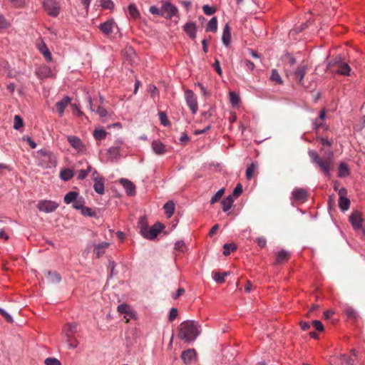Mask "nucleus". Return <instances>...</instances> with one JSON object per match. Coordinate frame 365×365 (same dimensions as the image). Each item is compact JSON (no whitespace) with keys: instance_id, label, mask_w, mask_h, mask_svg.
Masks as SVG:
<instances>
[{"instance_id":"obj_1","label":"nucleus","mask_w":365,"mask_h":365,"mask_svg":"<svg viewBox=\"0 0 365 365\" xmlns=\"http://www.w3.org/2000/svg\"><path fill=\"white\" fill-rule=\"evenodd\" d=\"M201 332L200 325L195 321H185L180 325L179 337L185 342L196 339Z\"/></svg>"},{"instance_id":"obj_2","label":"nucleus","mask_w":365,"mask_h":365,"mask_svg":"<svg viewBox=\"0 0 365 365\" xmlns=\"http://www.w3.org/2000/svg\"><path fill=\"white\" fill-rule=\"evenodd\" d=\"M308 154L312 163L317 166L327 176H329L331 159H323L319 157L317 152L312 150H309Z\"/></svg>"},{"instance_id":"obj_3","label":"nucleus","mask_w":365,"mask_h":365,"mask_svg":"<svg viewBox=\"0 0 365 365\" xmlns=\"http://www.w3.org/2000/svg\"><path fill=\"white\" fill-rule=\"evenodd\" d=\"M143 223V219H140V232L144 238L148 240H154L164 227V226L162 225L160 223H155L150 229H148L147 226L145 225Z\"/></svg>"},{"instance_id":"obj_4","label":"nucleus","mask_w":365,"mask_h":365,"mask_svg":"<svg viewBox=\"0 0 365 365\" xmlns=\"http://www.w3.org/2000/svg\"><path fill=\"white\" fill-rule=\"evenodd\" d=\"M123 145V141L121 139H118L115 141L114 145L108 148L107 154L108 158L112 160H117L121 155V151Z\"/></svg>"},{"instance_id":"obj_5","label":"nucleus","mask_w":365,"mask_h":365,"mask_svg":"<svg viewBox=\"0 0 365 365\" xmlns=\"http://www.w3.org/2000/svg\"><path fill=\"white\" fill-rule=\"evenodd\" d=\"M43 7L50 16L57 17L60 13V6L55 0H44Z\"/></svg>"},{"instance_id":"obj_6","label":"nucleus","mask_w":365,"mask_h":365,"mask_svg":"<svg viewBox=\"0 0 365 365\" xmlns=\"http://www.w3.org/2000/svg\"><path fill=\"white\" fill-rule=\"evenodd\" d=\"M160 8L161 16L168 19H172L178 12V8L169 1L163 2Z\"/></svg>"},{"instance_id":"obj_7","label":"nucleus","mask_w":365,"mask_h":365,"mask_svg":"<svg viewBox=\"0 0 365 365\" xmlns=\"http://www.w3.org/2000/svg\"><path fill=\"white\" fill-rule=\"evenodd\" d=\"M185 98L186 103L190 109L192 114H195L198 110V104L197 96L191 90H186L185 91Z\"/></svg>"},{"instance_id":"obj_8","label":"nucleus","mask_w":365,"mask_h":365,"mask_svg":"<svg viewBox=\"0 0 365 365\" xmlns=\"http://www.w3.org/2000/svg\"><path fill=\"white\" fill-rule=\"evenodd\" d=\"M308 199L307 190L302 187H296L292 192L291 200L293 202L303 203Z\"/></svg>"},{"instance_id":"obj_9","label":"nucleus","mask_w":365,"mask_h":365,"mask_svg":"<svg viewBox=\"0 0 365 365\" xmlns=\"http://www.w3.org/2000/svg\"><path fill=\"white\" fill-rule=\"evenodd\" d=\"M58 207V204L51 200H40L37 204L39 211L47 213L54 212Z\"/></svg>"},{"instance_id":"obj_10","label":"nucleus","mask_w":365,"mask_h":365,"mask_svg":"<svg viewBox=\"0 0 365 365\" xmlns=\"http://www.w3.org/2000/svg\"><path fill=\"white\" fill-rule=\"evenodd\" d=\"M307 69V66H298L293 72H292L291 71L286 70V73L287 76H293L294 80L297 81L300 85H303V80L306 74Z\"/></svg>"},{"instance_id":"obj_11","label":"nucleus","mask_w":365,"mask_h":365,"mask_svg":"<svg viewBox=\"0 0 365 365\" xmlns=\"http://www.w3.org/2000/svg\"><path fill=\"white\" fill-rule=\"evenodd\" d=\"M349 221L355 230H361L364 235H365V230L362 227L363 219L361 217V214L355 211L351 213L349 217Z\"/></svg>"},{"instance_id":"obj_12","label":"nucleus","mask_w":365,"mask_h":365,"mask_svg":"<svg viewBox=\"0 0 365 365\" xmlns=\"http://www.w3.org/2000/svg\"><path fill=\"white\" fill-rule=\"evenodd\" d=\"M101 31L106 36L109 37L113 32L115 28H118L113 19H110L103 23H101L99 26Z\"/></svg>"},{"instance_id":"obj_13","label":"nucleus","mask_w":365,"mask_h":365,"mask_svg":"<svg viewBox=\"0 0 365 365\" xmlns=\"http://www.w3.org/2000/svg\"><path fill=\"white\" fill-rule=\"evenodd\" d=\"M338 194L339 195V207L342 211H346L349 210L350 206V200L346 197L347 190L344 187H341Z\"/></svg>"},{"instance_id":"obj_14","label":"nucleus","mask_w":365,"mask_h":365,"mask_svg":"<svg viewBox=\"0 0 365 365\" xmlns=\"http://www.w3.org/2000/svg\"><path fill=\"white\" fill-rule=\"evenodd\" d=\"M35 74L39 79H43L53 76V73L51 68L47 65H42L36 68Z\"/></svg>"},{"instance_id":"obj_15","label":"nucleus","mask_w":365,"mask_h":365,"mask_svg":"<svg viewBox=\"0 0 365 365\" xmlns=\"http://www.w3.org/2000/svg\"><path fill=\"white\" fill-rule=\"evenodd\" d=\"M67 140L70 145L78 152H81L84 150L85 145L81 140L75 135L67 136Z\"/></svg>"},{"instance_id":"obj_16","label":"nucleus","mask_w":365,"mask_h":365,"mask_svg":"<svg viewBox=\"0 0 365 365\" xmlns=\"http://www.w3.org/2000/svg\"><path fill=\"white\" fill-rule=\"evenodd\" d=\"M119 182L123 185L128 195L133 196L135 195V186L131 181L125 178H121Z\"/></svg>"},{"instance_id":"obj_17","label":"nucleus","mask_w":365,"mask_h":365,"mask_svg":"<svg viewBox=\"0 0 365 365\" xmlns=\"http://www.w3.org/2000/svg\"><path fill=\"white\" fill-rule=\"evenodd\" d=\"M153 152L157 155H163L166 153V145L159 140H155L151 144Z\"/></svg>"},{"instance_id":"obj_18","label":"nucleus","mask_w":365,"mask_h":365,"mask_svg":"<svg viewBox=\"0 0 365 365\" xmlns=\"http://www.w3.org/2000/svg\"><path fill=\"white\" fill-rule=\"evenodd\" d=\"M196 358V351L193 349H189L182 351L181 359L186 364H190Z\"/></svg>"},{"instance_id":"obj_19","label":"nucleus","mask_w":365,"mask_h":365,"mask_svg":"<svg viewBox=\"0 0 365 365\" xmlns=\"http://www.w3.org/2000/svg\"><path fill=\"white\" fill-rule=\"evenodd\" d=\"M78 324L76 323H68L63 329V333L66 338H71L75 336L77 331Z\"/></svg>"},{"instance_id":"obj_20","label":"nucleus","mask_w":365,"mask_h":365,"mask_svg":"<svg viewBox=\"0 0 365 365\" xmlns=\"http://www.w3.org/2000/svg\"><path fill=\"white\" fill-rule=\"evenodd\" d=\"M71 102V98L68 96H64L62 100L57 102L56 104L57 110L59 113V115L61 117L63 115L65 108L68 106V105Z\"/></svg>"},{"instance_id":"obj_21","label":"nucleus","mask_w":365,"mask_h":365,"mask_svg":"<svg viewBox=\"0 0 365 365\" xmlns=\"http://www.w3.org/2000/svg\"><path fill=\"white\" fill-rule=\"evenodd\" d=\"M184 31L190 38L195 39L196 38V24L195 23L188 22L185 24Z\"/></svg>"},{"instance_id":"obj_22","label":"nucleus","mask_w":365,"mask_h":365,"mask_svg":"<svg viewBox=\"0 0 365 365\" xmlns=\"http://www.w3.org/2000/svg\"><path fill=\"white\" fill-rule=\"evenodd\" d=\"M118 312L120 314H125L130 317H134L135 315L133 309L127 304H121L118 306Z\"/></svg>"},{"instance_id":"obj_23","label":"nucleus","mask_w":365,"mask_h":365,"mask_svg":"<svg viewBox=\"0 0 365 365\" xmlns=\"http://www.w3.org/2000/svg\"><path fill=\"white\" fill-rule=\"evenodd\" d=\"M230 39H231L230 29L229 25L226 24L223 29L222 41V43L226 46H228L230 43Z\"/></svg>"},{"instance_id":"obj_24","label":"nucleus","mask_w":365,"mask_h":365,"mask_svg":"<svg viewBox=\"0 0 365 365\" xmlns=\"http://www.w3.org/2000/svg\"><path fill=\"white\" fill-rule=\"evenodd\" d=\"M289 258V253L286 250L279 251L276 256V262L278 264H283L287 262Z\"/></svg>"},{"instance_id":"obj_25","label":"nucleus","mask_w":365,"mask_h":365,"mask_svg":"<svg viewBox=\"0 0 365 365\" xmlns=\"http://www.w3.org/2000/svg\"><path fill=\"white\" fill-rule=\"evenodd\" d=\"M93 189L99 195H103L104 193L103 178L101 179H94Z\"/></svg>"},{"instance_id":"obj_26","label":"nucleus","mask_w":365,"mask_h":365,"mask_svg":"<svg viewBox=\"0 0 365 365\" xmlns=\"http://www.w3.org/2000/svg\"><path fill=\"white\" fill-rule=\"evenodd\" d=\"M234 199L232 195H229L221 202L223 212H227L232 206Z\"/></svg>"},{"instance_id":"obj_27","label":"nucleus","mask_w":365,"mask_h":365,"mask_svg":"<svg viewBox=\"0 0 365 365\" xmlns=\"http://www.w3.org/2000/svg\"><path fill=\"white\" fill-rule=\"evenodd\" d=\"M78 197V192L75 191H70L64 196L63 200L65 203L68 205L73 203Z\"/></svg>"},{"instance_id":"obj_28","label":"nucleus","mask_w":365,"mask_h":365,"mask_svg":"<svg viewBox=\"0 0 365 365\" xmlns=\"http://www.w3.org/2000/svg\"><path fill=\"white\" fill-rule=\"evenodd\" d=\"M163 208L167 217L170 218L174 213L175 204L173 201H168L164 205Z\"/></svg>"},{"instance_id":"obj_29","label":"nucleus","mask_w":365,"mask_h":365,"mask_svg":"<svg viewBox=\"0 0 365 365\" xmlns=\"http://www.w3.org/2000/svg\"><path fill=\"white\" fill-rule=\"evenodd\" d=\"M349 169L344 163H341L339 166L338 176L339 178H345L349 175Z\"/></svg>"},{"instance_id":"obj_30","label":"nucleus","mask_w":365,"mask_h":365,"mask_svg":"<svg viewBox=\"0 0 365 365\" xmlns=\"http://www.w3.org/2000/svg\"><path fill=\"white\" fill-rule=\"evenodd\" d=\"M38 49L47 61L50 62L52 61L51 53L45 43L39 46Z\"/></svg>"},{"instance_id":"obj_31","label":"nucleus","mask_w":365,"mask_h":365,"mask_svg":"<svg viewBox=\"0 0 365 365\" xmlns=\"http://www.w3.org/2000/svg\"><path fill=\"white\" fill-rule=\"evenodd\" d=\"M350 72H351V68L346 63H341L339 66L338 70L336 71L337 73H339L343 76H349Z\"/></svg>"},{"instance_id":"obj_32","label":"nucleus","mask_w":365,"mask_h":365,"mask_svg":"<svg viewBox=\"0 0 365 365\" xmlns=\"http://www.w3.org/2000/svg\"><path fill=\"white\" fill-rule=\"evenodd\" d=\"M107 132L103 128L95 129L93 131V137L97 140H102L106 138Z\"/></svg>"},{"instance_id":"obj_33","label":"nucleus","mask_w":365,"mask_h":365,"mask_svg":"<svg viewBox=\"0 0 365 365\" xmlns=\"http://www.w3.org/2000/svg\"><path fill=\"white\" fill-rule=\"evenodd\" d=\"M217 29V20L216 17L212 18L207 23L206 31L215 32Z\"/></svg>"},{"instance_id":"obj_34","label":"nucleus","mask_w":365,"mask_h":365,"mask_svg":"<svg viewBox=\"0 0 365 365\" xmlns=\"http://www.w3.org/2000/svg\"><path fill=\"white\" fill-rule=\"evenodd\" d=\"M73 175V172L71 169H63L60 173L61 178L65 181L71 180Z\"/></svg>"},{"instance_id":"obj_35","label":"nucleus","mask_w":365,"mask_h":365,"mask_svg":"<svg viewBox=\"0 0 365 365\" xmlns=\"http://www.w3.org/2000/svg\"><path fill=\"white\" fill-rule=\"evenodd\" d=\"M325 116H326L325 110L323 109V110H322L320 111V113H319V118L318 119H315L313 121V128L314 130H318L320 127H322V123H319V120H323L325 118Z\"/></svg>"},{"instance_id":"obj_36","label":"nucleus","mask_w":365,"mask_h":365,"mask_svg":"<svg viewBox=\"0 0 365 365\" xmlns=\"http://www.w3.org/2000/svg\"><path fill=\"white\" fill-rule=\"evenodd\" d=\"M109 246L108 242H102L95 245V251L98 257H100L104 253V250Z\"/></svg>"},{"instance_id":"obj_37","label":"nucleus","mask_w":365,"mask_h":365,"mask_svg":"<svg viewBox=\"0 0 365 365\" xmlns=\"http://www.w3.org/2000/svg\"><path fill=\"white\" fill-rule=\"evenodd\" d=\"M229 275V272H215L213 275L214 280L219 284H221L225 282V277Z\"/></svg>"},{"instance_id":"obj_38","label":"nucleus","mask_w":365,"mask_h":365,"mask_svg":"<svg viewBox=\"0 0 365 365\" xmlns=\"http://www.w3.org/2000/svg\"><path fill=\"white\" fill-rule=\"evenodd\" d=\"M270 79L272 81H274L277 84H282L283 83L279 73L276 69L272 70Z\"/></svg>"},{"instance_id":"obj_39","label":"nucleus","mask_w":365,"mask_h":365,"mask_svg":"<svg viewBox=\"0 0 365 365\" xmlns=\"http://www.w3.org/2000/svg\"><path fill=\"white\" fill-rule=\"evenodd\" d=\"M91 171L92 167L90 165H88L86 170L82 169L78 170L77 178L78 180H83L88 176V173H91Z\"/></svg>"},{"instance_id":"obj_40","label":"nucleus","mask_w":365,"mask_h":365,"mask_svg":"<svg viewBox=\"0 0 365 365\" xmlns=\"http://www.w3.org/2000/svg\"><path fill=\"white\" fill-rule=\"evenodd\" d=\"M237 247L235 244H225L223 246V255L227 256L231 252L236 250Z\"/></svg>"},{"instance_id":"obj_41","label":"nucleus","mask_w":365,"mask_h":365,"mask_svg":"<svg viewBox=\"0 0 365 365\" xmlns=\"http://www.w3.org/2000/svg\"><path fill=\"white\" fill-rule=\"evenodd\" d=\"M85 201L82 197H78L73 203L72 206L76 210H81L83 207Z\"/></svg>"},{"instance_id":"obj_42","label":"nucleus","mask_w":365,"mask_h":365,"mask_svg":"<svg viewBox=\"0 0 365 365\" xmlns=\"http://www.w3.org/2000/svg\"><path fill=\"white\" fill-rule=\"evenodd\" d=\"M344 313L350 318L356 319L358 316L356 311L351 307H346L344 308Z\"/></svg>"},{"instance_id":"obj_43","label":"nucleus","mask_w":365,"mask_h":365,"mask_svg":"<svg viewBox=\"0 0 365 365\" xmlns=\"http://www.w3.org/2000/svg\"><path fill=\"white\" fill-rule=\"evenodd\" d=\"M225 193V189L221 188L215 194L213 195L210 200V204L213 205L215 202H217L224 195Z\"/></svg>"},{"instance_id":"obj_44","label":"nucleus","mask_w":365,"mask_h":365,"mask_svg":"<svg viewBox=\"0 0 365 365\" xmlns=\"http://www.w3.org/2000/svg\"><path fill=\"white\" fill-rule=\"evenodd\" d=\"M24 126L23 119L18 115L14 116V128L15 130H19Z\"/></svg>"},{"instance_id":"obj_45","label":"nucleus","mask_w":365,"mask_h":365,"mask_svg":"<svg viewBox=\"0 0 365 365\" xmlns=\"http://www.w3.org/2000/svg\"><path fill=\"white\" fill-rule=\"evenodd\" d=\"M48 280L51 282H58L61 281L59 274L56 272H48Z\"/></svg>"},{"instance_id":"obj_46","label":"nucleus","mask_w":365,"mask_h":365,"mask_svg":"<svg viewBox=\"0 0 365 365\" xmlns=\"http://www.w3.org/2000/svg\"><path fill=\"white\" fill-rule=\"evenodd\" d=\"M100 5L103 9L111 10L114 7V4L112 0H101Z\"/></svg>"},{"instance_id":"obj_47","label":"nucleus","mask_w":365,"mask_h":365,"mask_svg":"<svg viewBox=\"0 0 365 365\" xmlns=\"http://www.w3.org/2000/svg\"><path fill=\"white\" fill-rule=\"evenodd\" d=\"M66 341L68 344V346L70 349H75L78 345V341L76 339L75 336H71V338H66Z\"/></svg>"},{"instance_id":"obj_48","label":"nucleus","mask_w":365,"mask_h":365,"mask_svg":"<svg viewBox=\"0 0 365 365\" xmlns=\"http://www.w3.org/2000/svg\"><path fill=\"white\" fill-rule=\"evenodd\" d=\"M128 13L130 16L135 19L138 16L139 12L134 4H130L128 6Z\"/></svg>"},{"instance_id":"obj_49","label":"nucleus","mask_w":365,"mask_h":365,"mask_svg":"<svg viewBox=\"0 0 365 365\" xmlns=\"http://www.w3.org/2000/svg\"><path fill=\"white\" fill-rule=\"evenodd\" d=\"M256 167V164L253 163L247 168L246 170V177L248 180H250L252 178Z\"/></svg>"},{"instance_id":"obj_50","label":"nucleus","mask_w":365,"mask_h":365,"mask_svg":"<svg viewBox=\"0 0 365 365\" xmlns=\"http://www.w3.org/2000/svg\"><path fill=\"white\" fill-rule=\"evenodd\" d=\"M10 26V23L6 19L4 16L0 14V29H6Z\"/></svg>"},{"instance_id":"obj_51","label":"nucleus","mask_w":365,"mask_h":365,"mask_svg":"<svg viewBox=\"0 0 365 365\" xmlns=\"http://www.w3.org/2000/svg\"><path fill=\"white\" fill-rule=\"evenodd\" d=\"M230 103L233 106H236V105L239 104V103L240 101L239 96L237 94H236L235 92L230 93Z\"/></svg>"},{"instance_id":"obj_52","label":"nucleus","mask_w":365,"mask_h":365,"mask_svg":"<svg viewBox=\"0 0 365 365\" xmlns=\"http://www.w3.org/2000/svg\"><path fill=\"white\" fill-rule=\"evenodd\" d=\"M81 214L83 216L88 217H93L96 215V213L90 207L85 206H83V207L81 209Z\"/></svg>"},{"instance_id":"obj_53","label":"nucleus","mask_w":365,"mask_h":365,"mask_svg":"<svg viewBox=\"0 0 365 365\" xmlns=\"http://www.w3.org/2000/svg\"><path fill=\"white\" fill-rule=\"evenodd\" d=\"M202 10L204 13L207 16H211L216 11V9L214 7L210 6L209 5H204L202 6Z\"/></svg>"},{"instance_id":"obj_54","label":"nucleus","mask_w":365,"mask_h":365,"mask_svg":"<svg viewBox=\"0 0 365 365\" xmlns=\"http://www.w3.org/2000/svg\"><path fill=\"white\" fill-rule=\"evenodd\" d=\"M159 119L160 121V123L163 125L164 126H167L170 124L169 120H168L167 115L164 112H160L159 113Z\"/></svg>"},{"instance_id":"obj_55","label":"nucleus","mask_w":365,"mask_h":365,"mask_svg":"<svg viewBox=\"0 0 365 365\" xmlns=\"http://www.w3.org/2000/svg\"><path fill=\"white\" fill-rule=\"evenodd\" d=\"M0 314L9 323L14 322L12 317L4 309L0 307Z\"/></svg>"},{"instance_id":"obj_56","label":"nucleus","mask_w":365,"mask_h":365,"mask_svg":"<svg viewBox=\"0 0 365 365\" xmlns=\"http://www.w3.org/2000/svg\"><path fill=\"white\" fill-rule=\"evenodd\" d=\"M242 185L240 183L237 184L232 192V197H239L242 194Z\"/></svg>"},{"instance_id":"obj_57","label":"nucleus","mask_w":365,"mask_h":365,"mask_svg":"<svg viewBox=\"0 0 365 365\" xmlns=\"http://www.w3.org/2000/svg\"><path fill=\"white\" fill-rule=\"evenodd\" d=\"M46 365H61V362L56 358H47L44 361Z\"/></svg>"},{"instance_id":"obj_58","label":"nucleus","mask_w":365,"mask_h":365,"mask_svg":"<svg viewBox=\"0 0 365 365\" xmlns=\"http://www.w3.org/2000/svg\"><path fill=\"white\" fill-rule=\"evenodd\" d=\"M185 248V244L182 240H178L175 243V250L180 252H184Z\"/></svg>"},{"instance_id":"obj_59","label":"nucleus","mask_w":365,"mask_h":365,"mask_svg":"<svg viewBox=\"0 0 365 365\" xmlns=\"http://www.w3.org/2000/svg\"><path fill=\"white\" fill-rule=\"evenodd\" d=\"M96 112L101 118H104L108 115L106 109L101 106H98L97 109L96 110Z\"/></svg>"},{"instance_id":"obj_60","label":"nucleus","mask_w":365,"mask_h":365,"mask_svg":"<svg viewBox=\"0 0 365 365\" xmlns=\"http://www.w3.org/2000/svg\"><path fill=\"white\" fill-rule=\"evenodd\" d=\"M13 4L14 6L16 8H23L25 6L24 0H9Z\"/></svg>"},{"instance_id":"obj_61","label":"nucleus","mask_w":365,"mask_h":365,"mask_svg":"<svg viewBox=\"0 0 365 365\" xmlns=\"http://www.w3.org/2000/svg\"><path fill=\"white\" fill-rule=\"evenodd\" d=\"M312 325L317 331H322L324 330V326L319 320L312 321Z\"/></svg>"},{"instance_id":"obj_62","label":"nucleus","mask_w":365,"mask_h":365,"mask_svg":"<svg viewBox=\"0 0 365 365\" xmlns=\"http://www.w3.org/2000/svg\"><path fill=\"white\" fill-rule=\"evenodd\" d=\"M149 11L154 15L161 16V8H158L156 6H151Z\"/></svg>"},{"instance_id":"obj_63","label":"nucleus","mask_w":365,"mask_h":365,"mask_svg":"<svg viewBox=\"0 0 365 365\" xmlns=\"http://www.w3.org/2000/svg\"><path fill=\"white\" fill-rule=\"evenodd\" d=\"M212 66H213L214 69L216 71V72L220 76H222V68L220 67V61L217 59H215Z\"/></svg>"},{"instance_id":"obj_64","label":"nucleus","mask_w":365,"mask_h":365,"mask_svg":"<svg viewBox=\"0 0 365 365\" xmlns=\"http://www.w3.org/2000/svg\"><path fill=\"white\" fill-rule=\"evenodd\" d=\"M256 242L261 248H263L266 246L267 240L264 237H259L256 239Z\"/></svg>"}]
</instances>
